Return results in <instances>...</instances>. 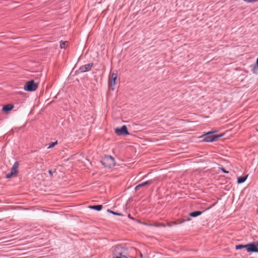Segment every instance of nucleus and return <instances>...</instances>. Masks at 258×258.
I'll return each instance as SVG.
<instances>
[{
	"mask_svg": "<svg viewBox=\"0 0 258 258\" xmlns=\"http://www.w3.org/2000/svg\"><path fill=\"white\" fill-rule=\"evenodd\" d=\"M112 258H128L127 249L120 244L112 247Z\"/></svg>",
	"mask_w": 258,
	"mask_h": 258,
	"instance_id": "1",
	"label": "nucleus"
},
{
	"mask_svg": "<svg viewBox=\"0 0 258 258\" xmlns=\"http://www.w3.org/2000/svg\"><path fill=\"white\" fill-rule=\"evenodd\" d=\"M236 249H242L248 252H258V242H251L246 244H238L235 246Z\"/></svg>",
	"mask_w": 258,
	"mask_h": 258,
	"instance_id": "2",
	"label": "nucleus"
},
{
	"mask_svg": "<svg viewBox=\"0 0 258 258\" xmlns=\"http://www.w3.org/2000/svg\"><path fill=\"white\" fill-rule=\"evenodd\" d=\"M216 132H217V131L209 132L205 134L203 136L204 137L203 141L206 142H213L218 141L219 139L223 137V134L218 135H214V133Z\"/></svg>",
	"mask_w": 258,
	"mask_h": 258,
	"instance_id": "3",
	"label": "nucleus"
},
{
	"mask_svg": "<svg viewBox=\"0 0 258 258\" xmlns=\"http://www.w3.org/2000/svg\"><path fill=\"white\" fill-rule=\"evenodd\" d=\"M102 164L105 167L110 168L115 165L114 159L110 155H106L101 161Z\"/></svg>",
	"mask_w": 258,
	"mask_h": 258,
	"instance_id": "4",
	"label": "nucleus"
},
{
	"mask_svg": "<svg viewBox=\"0 0 258 258\" xmlns=\"http://www.w3.org/2000/svg\"><path fill=\"white\" fill-rule=\"evenodd\" d=\"M38 87V84L35 83L33 80L27 82L24 86V89L28 92L35 91Z\"/></svg>",
	"mask_w": 258,
	"mask_h": 258,
	"instance_id": "5",
	"label": "nucleus"
},
{
	"mask_svg": "<svg viewBox=\"0 0 258 258\" xmlns=\"http://www.w3.org/2000/svg\"><path fill=\"white\" fill-rule=\"evenodd\" d=\"M115 133L118 136H127L130 134L127 128L125 125H122L120 128H116Z\"/></svg>",
	"mask_w": 258,
	"mask_h": 258,
	"instance_id": "6",
	"label": "nucleus"
},
{
	"mask_svg": "<svg viewBox=\"0 0 258 258\" xmlns=\"http://www.w3.org/2000/svg\"><path fill=\"white\" fill-rule=\"evenodd\" d=\"M117 78V74L112 73L111 75V78L109 81V86L111 88V89L113 90L114 89L113 88L114 86L116 84V81Z\"/></svg>",
	"mask_w": 258,
	"mask_h": 258,
	"instance_id": "7",
	"label": "nucleus"
},
{
	"mask_svg": "<svg viewBox=\"0 0 258 258\" xmlns=\"http://www.w3.org/2000/svg\"><path fill=\"white\" fill-rule=\"evenodd\" d=\"M93 66V62L82 66L80 67L79 71H80V73H82L88 72L91 70Z\"/></svg>",
	"mask_w": 258,
	"mask_h": 258,
	"instance_id": "8",
	"label": "nucleus"
},
{
	"mask_svg": "<svg viewBox=\"0 0 258 258\" xmlns=\"http://www.w3.org/2000/svg\"><path fill=\"white\" fill-rule=\"evenodd\" d=\"M18 167H19V163L18 162H15L11 170V172L13 173L14 175H17L18 171Z\"/></svg>",
	"mask_w": 258,
	"mask_h": 258,
	"instance_id": "9",
	"label": "nucleus"
},
{
	"mask_svg": "<svg viewBox=\"0 0 258 258\" xmlns=\"http://www.w3.org/2000/svg\"><path fill=\"white\" fill-rule=\"evenodd\" d=\"M153 183L152 180L146 181L143 183H140L137 185L135 187L136 190H138L140 187H143L146 185H150Z\"/></svg>",
	"mask_w": 258,
	"mask_h": 258,
	"instance_id": "10",
	"label": "nucleus"
},
{
	"mask_svg": "<svg viewBox=\"0 0 258 258\" xmlns=\"http://www.w3.org/2000/svg\"><path fill=\"white\" fill-rule=\"evenodd\" d=\"M13 108L14 105L13 104H9L3 106L2 111L4 112L8 113V112L12 110Z\"/></svg>",
	"mask_w": 258,
	"mask_h": 258,
	"instance_id": "11",
	"label": "nucleus"
},
{
	"mask_svg": "<svg viewBox=\"0 0 258 258\" xmlns=\"http://www.w3.org/2000/svg\"><path fill=\"white\" fill-rule=\"evenodd\" d=\"M252 69L251 71L253 74H257L258 73V57L256 59L255 64L251 66Z\"/></svg>",
	"mask_w": 258,
	"mask_h": 258,
	"instance_id": "12",
	"label": "nucleus"
},
{
	"mask_svg": "<svg viewBox=\"0 0 258 258\" xmlns=\"http://www.w3.org/2000/svg\"><path fill=\"white\" fill-rule=\"evenodd\" d=\"M89 208L91 209H93L97 211H100L102 209V205H93L90 206Z\"/></svg>",
	"mask_w": 258,
	"mask_h": 258,
	"instance_id": "13",
	"label": "nucleus"
},
{
	"mask_svg": "<svg viewBox=\"0 0 258 258\" xmlns=\"http://www.w3.org/2000/svg\"><path fill=\"white\" fill-rule=\"evenodd\" d=\"M248 175L240 176L237 178V183L239 184L242 183L245 181L247 178Z\"/></svg>",
	"mask_w": 258,
	"mask_h": 258,
	"instance_id": "14",
	"label": "nucleus"
},
{
	"mask_svg": "<svg viewBox=\"0 0 258 258\" xmlns=\"http://www.w3.org/2000/svg\"><path fill=\"white\" fill-rule=\"evenodd\" d=\"M202 214V211H197L191 212L189 214V216L192 217H196L198 216L201 215Z\"/></svg>",
	"mask_w": 258,
	"mask_h": 258,
	"instance_id": "15",
	"label": "nucleus"
},
{
	"mask_svg": "<svg viewBox=\"0 0 258 258\" xmlns=\"http://www.w3.org/2000/svg\"><path fill=\"white\" fill-rule=\"evenodd\" d=\"M68 43V42L67 41H60V45H59L60 48H65L66 47V46L67 45Z\"/></svg>",
	"mask_w": 258,
	"mask_h": 258,
	"instance_id": "16",
	"label": "nucleus"
},
{
	"mask_svg": "<svg viewBox=\"0 0 258 258\" xmlns=\"http://www.w3.org/2000/svg\"><path fill=\"white\" fill-rule=\"evenodd\" d=\"M107 212H108V213H111L113 215H118V216H123V215L121 213H117V212H114L110 209H108L107 210Z\"/></svg>",
	"mask_w": 258,
	"mask_h": 258,
	"instance_id": "17",
	"label": "nucleus"
},
{
	"mask_svg": "<svg viewBox=\"0 0 258 258\" xmlns=\"http://www.w3.org/2000/svg\"><path fill=\"white\" fill-rule=\"evenodd\" d=\"M57 144V142H51L49 144V146L48 147V148H51L53 147L55 145Z\"/></svg>",
	"mask_w": 258,
	"mask_h": 258,
	"instance_id": "18",
	"label": "nucleus"
},
{
	"mask_svg": "<svg viewBox=\"0 0 258 258\" xmlns=\"http://www.w3.org/2000/svg\"><path fill=\"white\" fill-rule=\"evenodd\" d=\"M15 175L13 174V173H11V172L9 173H8L6 175L7 178H10L12 177L13 176H14Z\"/></svg>",
	"mask_w": 258,
	"mask_h": 258,
	"instance_id": "19",
	"label": "nucleus"
},
{
	"mask_svg": "<svg viewBox=\"0 0 258 258\" xmlns=\"http://www.w3.org/2000/svg\"><path fill=\"white\" fill-rule=\"evenodd\" d=\"M55 171H56V170H55V169H54V171H52V170H49L48 171V173L49 174V175H50V176H52V175H53V173L55 172Z\"/></svg>",
	"mask_w": 258,
	"mask_h": 258,
	"instance_id": "20",
	"label": "nucleus"
},
{
	"mask_svg": "<svg viewBox=\"0 0 258 258\" xmlns=\"http://www.w3.org/2000/svg\"><path fill=\"white\" fill-rule=\"evenodd\" d=\"M221 170L224 172V173H228L229 172L228 171H227L223 167H221Z\"/></svg>",
	"mask_w": 258,
	"mask_h": 258,
	"instance_id": "21",
	"label": "nucleus"
},
{
	"mask_svg": "<svg viewBox=\"0 0 258 258\" xmlns=\"http://www.w3.org/2000/svg\"><path fill=\"white\" fill-rule=\"evenodd\" d=\"M257 1H258V0H248L249 3L253 2H257Z\"/></svg>",
	"mask_w": 258,
	"mask_h": 258,
	"instance_id": "22",
	"label": "nucleus"
},
{
	"mask_svg": "<svg viewBox=\"0 0 258 258\" xmlns=\"http://www.w3.org/2000/svg\"><path fill=\"white\" fill-rule=\"evenodd\" d=\"M128 217L130 218H131V219H133V218L131 217V216L130 214H128Z\"/></svg>",
	"mask_w": 258,
	"mask_h": 258,
	"instance_id": "23",
	"label": "nucleus"
},
{
	"mask_svg": "<svg viewBox=\"0 0 258 258\" xmlns=\"http://www.w3.org/2000/svg\"><path fill=\"white\" fill-rule=\"evenodd\" d=\"M243 1H245V2H248V0H243Z\"/></svg>",
	"mask_w": 258,
	"mask_h": 258,
	"instance_id": "24",
	"label": "nucleus"
},
{
	"mask_svg": "<svg viewBox=\"0 0 258 258\" xmlns=\"http://www.w3.org/2000/svg\"><path fill=\"white\" fill-rule=\"evenodd\" d=\"M142 256H143V255H142V253H141V257H142Z\"/></svg>",
	"mask_w": 258,
	"mask_h": 258,
	"instance_id": "25",
	"label": "nucleus"
},
{
	"mask_svg": "<svg viewBox=\"0 0 258 258\" xmlns=\"http://www.w3.org/2000/svg\"><path fill=\"white\" fill-rule=\"evenodd\" d=\"M257 214L258 215V208H257Z\"/></svg>",
	"mask_w": 258,
	"mask_h": 258,
	"instance_id": "26",
	"label": "nucleus"
},
{
	"mask_svg": "<svg viewBox=\"0 0 258 258\" xmlns=\"http://www.w3.org/2000/svg\"><path fill=\"white\" fill-rule=\"evenodd\" d=\"M23 258H27V257H24Z\"/></svg>",
	"mask_w": 258,
	"mask_h": 258,
	"instance_id": "27",
	"label": "nucleus"
}]
</instances>
